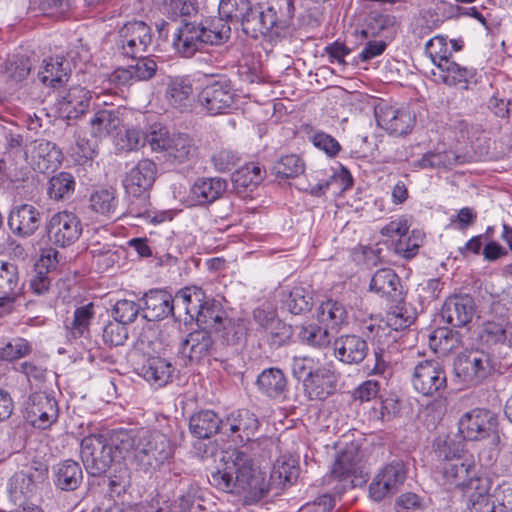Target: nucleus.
I'll list each match as a JSON object with an SVG mask.
<instances>
[{
    "mask_svg": "<svg viewBox=\"0 0 512 512\" xmlns=\"http://www.w3.org/2000/svg\"><path fill=\"white\" fill-rule=\"evenodd\" d=\"M209 483L220 491L246 493L258 498L266 491L260 474L253 468L251 459L243 452H225L216 469L208 477Z\"/></svg>",
    "mask_w": 512,
    "mask_h": 512,
    "instance_id": "f257e3e1",
    "label": "nucleus"
},
{
    "mask_svg": "<svg viewBox=\"0 0 512 512\" xmlns=\"http://www.w3.org/2000/svg\"><path fill=\"white\" fill-rule=\"evenodd\" d=\"M436 455L439 462L436 474L442 485L462 487L468 492L473 487L472 480L484 479L475 477L474 460L465 454L460 442L449 437L438 438Z\"/></svg>",
    "mask_w": 512,
    "mask_h": 512,
    "instance_id": "f03ea898",
    "label": "nucleus"
},
{
    "mask_svg": "<svg viewBox=\"0 0 512 512\" xmlns=\"http://www.w3.org/2000/svg\"><path fill=\"white\" fill-rule=\"evenodd\" d=\"M231 28L223 18L207 19L200 24L184 23L173 35V47L183 57H191L206 45H220L229 39Z\"/></svg>",
    "mask_w": 512,
    "mask_h": 512,
    "instance_id": "7ed1b4c3",
    "label": "nucleus"
},
{
    "mask_svg": "<svg viewBox=\"0 0 512 512\" xmlns=\"http://www.w3.org/2000/svg\"><path fill=\"white\" fill-rule=\"evenodd\" d=\"M294 377L302 380L304 391L311 400H324L332 395L339 380L334 364L321 363L319 359L303 356L292 361Z\"/></svg>",
    "mask_w": 512,
    "mask_h": 512,
    "instance_id": "20e7f679",
    "label": "nucleus"
},
{
    "mask_svg": "<svg viewBox=\"0 0 512 512\" xmlns=\"http://www.w3.org/2000/svg\"><path fill=\"white\" fill-rule=\"evenodd\" d=\"M157 174L156 164L149 159L139 161L132 167L123 179V186L126 193L133 198L139 199L141 207L132 202L129 205V215L144 220L147 223H161L164 220L162 214L152 211L147 201V192L153 186Z\"/></svg>",
    "mask_w": 512,
    "mask_h": 512,
    "instance_id": "39448f33",
    "label": "nucleus"
},
{
    "mask_svg": "<svg viewBox=\"0 0 512 512\" xmlns=\"http://www.w3.org/2000/svg\"><path fill=\"white\" fill-rule=\"evenodd\" d=\"M147 143L154 152L164 153L165 158L176 164L191 161L197 155V145L187 133L170 132L166 127L153 125L147 134Z\"/></svg>",
    "mask_w": 512,
    "mask_h": 512,
    "instance_id": "423d86ee",
    "label": "nucleus"
},
{
    "mask_svg": "<svg viewBox=\"0 0 512 512\" xmlns=\"http://www.w3.org/2000/svg\"><path fill=\"white\" fill-rule=\"evenodd\" d=\"M173 447L166 435L142 429L137 435L135 460L144 471H155L169 463Z\"/></svg>",
    "mask_w": 512,
    "mask_h": 512,
    "instance_id": "0eeeda50",
    "label": "nucleus"
},
{
    "mask_svg": "<svg viewBox=\"0 0 512 512\" xmlns=\"http://www.w3.org/2000/svg\"><path fill=\"white\" fill-rule=\"evenodd\" d=\"M496 370V363L483 350L460 353L454 361L456 377L466 385H476Z\"/></svg>",
    "mask_w": 512,
    "mask_h": 512,
    "instance_id": "6e6552de",
    "label": "nucleus"
},
{
    "mask_svg": "<svg viewBox=\"0 0 512 512\" xmlns=\"http://www.w3.org/2000/svg\"><path fill=\"white\" fill-rule=\"evenodd\" d=\"M235 99V92L225 78L209 80L198 94L201 110L210 116L229 113Z\"/></svg>",
    "mask_w": 512,
    "mask_h": 512,
    "instance_id": "1a4fd4ad",
    "label": "nucleus"
},
{
    "mask_svg": "<svg viewBox=\"0 0 512 512\" xmlns=\"http://www.w3.org/2000/svg\"><path fill=\"white\" fill-rule=\"evenodd\" d=\"M81 459L93 476L105 473L115 460L114 450L103 434H90L81 441Z\"/></svg>",
    "mask_w": 512,
    "mask_h": 512,
    "instance_id": "9d476101",
    "label": "nucleus"
},
{
    "mask_svg": "<svg viewBox=\"0 0 512 512\" xmlns=\"http://www.w3.org/2000/svg\"><path fill=\"white\" fill-rule=\"evenodd\" d=\"M374 114L378 127L394 137L409 134L416 123L415 113L406 106L381 102L375 106Z\"/></svg>",
    "mask_w": 512,
    "mask_h": 512,
    "instance_id": "9b49d317",
    "label": "nucleus"
},
{
    "mask_svg": "<svg viewBox=\"0 0 512 512\" xmlns=\"http://www.w3.org/2000/svg\"><path fill=\"white\" fill-rule=\"evenodd\" d=\"M80 50H71L68 52V58L54 57L44 60L43 66L38 72L40 81L49 87L57 88L68 80V75L71 71L70 61L76 67L78 63L86 62L88 60V52L80 47Z\"/></svg>",
    "mask_w": 512,
    "mask_h": 512,
    "instance_id": "f8f14e48",
    "label": "nucleus"
},
{
    "mask_svg": "<svg viewBox=\"0 0 512 512\" xmlns=\"http://www.w3.org/2000/svg\"><path fill=\"white\" fill-rule=\"evenodd\" d=\"M92 93L80 85L71 86L59 92L54 108L57 116L63 120H76L90 107Z\"/></svg>",
    "mask_w": 512,
    "mask_h": 512,
    "instance_id": "ddd939ff",
    "label": "nucleus"
},
{
    "mask_svg": "<svg viewBox=\"0 0 512 512\" xmlns=\"http://www.w3.org/2000/svg\"><path fill=\"white\" fill-rule=\"evenodd\" d=\"M151 44V28L143 21L128 22L119 30L118 45L127 57H141Z\"/></svg>",
    "mask_w": 512,
    "mask_h": 512,
    "instance_id": "4468645a",
    "label": "nucleus"
},
{
    "mask_svg": "<svg viewBox=\"0 0 512 512\" xmlns=\"http://www.w3.org/2000/svg\"><path fill=\"white\" fill-rule=\"evenodd\" d=\"M405 479V465L401 461H393L374 476L369 485V495L373 500L381 501L397 493Z\"/></svg>",
    "mask_w": 512,
    "mask_h": 512,
    "instance_id": "2eb2a0df",
    "label": "nucleus"
},
{
    "mask_svg": "<svg viewBox=\"0 0 512 512\" xmlns=\"http://www.w3.org/2000/svg\"><path fill=\"white\" fill-rule=\"evenodd\" d=\"M412 385L418 393L433 396L446 388L445 371L437 361L419 362L414 368Z\"/></svg>",
    "mask_w": 512,
    "mask_h": 512,
    "instance_id": "dca6fc26",
    "label": "nucleus"
},
{
    "mask_svg": "<svg viewBox=\"0 0 512 512\" xmlns=\"http://www.w3.org/2000/svg\"><path fill=\"white\" fill-rule=\"evenodd\" d=\"M82 223L72 212L61 211L49 220L47 231L49 239L57 246L67 247L77 241L82 234Z\"/></svg>",
    "mask_w": 512,
    "mask_h": 512,
    "instance_id": "f3484780",
    "label": "nucleus"
},
{
    "mask_svg": "<svg viewBox=\"0 0 512 512\" xmlns=\"http://www.w3.org/2000/svg\"><path fill=\"white\" fill-rule=\"evenodd\" d=\"M125 110L121 108L101 107L94 108L87 122V129L91 137L103 140L114 136L123 124V114Z\"/></svg>",
    "mask_w": 512,
    "mask_h": 512,
    "instance_id": "a211bd4d",
    "label": "nucleus"
},
{
    "mask_svg": "<svg viewBox=\"0 0 512 512\" xmlns=\"http://www.w3.org/2000/svg\"><path fill=\"white\" fill-rule=\"evenodd\" d=\"M25 154L32 169L39 173L55 170L62 161V153L56 144L45 139L31 142Z\"/></svg>",
    "mask_w": 512,
    "mask_h": 512,
    "instance_id": "6ab92c4d",
    "label": "nucleus"
},
{
    "mask_svg": "<svg viewBox=\"0 0 512 512\" xmlns=\"http://www.w3.org/2000/svg\"><path fill=\"white\" fill-rule=\"evenodd\" d=\"M228 187L221 177H199L191 185L186 197L188 206H204L221 198Z\"/></svg>",
    "mask_w": 512,
    "mask_h": 512,
    "instance_id": "aec40b11",
    "label": "nucleus"
},
{
    "mask_svg": "<svg viewBox=\"0 0 512 512\" xmlns=\"http://www.w3.org/2000/svg\"><path fill=\"white\" fill-rule=\"evenodd\" d=\"M361 455L354 443L347 445L337 456L331 469V477L342 482L343 488L354 486L358 474H361Z\"/></svg>",
    "mask_w": 512,
    "mask_h": 512,
    "instance_id": "412c9836",
    "label": "nucleus"
},
{
    "mask_svg": "<svg viewBox=\"0 0 512 512\" xmlns=\"http://www.w3.org/2000/svg\"><path fill=\"white\" fill-rule=\"evenodd\" d=\"M493 425V416L488 410L473 409L460 418L458 428L464 439L476 441L487 437Z\"/></svg>",
    "mask_w": 512,
    "mask_h": 512,
    "instance_id": "4be33fe9",
    "label": "nucleus"
},
{
    "mask_svg": "<svg viewBox=\"0 0 512 512\" xmlns=\"http://www.w3.org/2000/svg\"><path fill=\"white\" fill-rule=\"evenodd\" d=\"M41 214L30 204L13 207L8 216V226L14 235L22 238L32 236L39 228Z\"/></svg>",
    "mask_w": 512,
    "mask_h": 512,
    "instance_id": "5701e85b",
    "label": "nucleus"
},
{
    "mask_svg": "<svg viewBox=\"0 0 512 512\" xmlns=\"http://www.w3.org/2000/svg\"><path fill=\"white\" fill-rule=\"evenodd\" d=\"M474 313V300L469 295L449 297L442 309L443 318L453 327L465 326L472 320Z\"/></svg>",
    "mask_w": 512,
    "mask_h": 512,
    "instance_id": "b1692460",
    "label": "nucleus"
},
{
    "mask_svg": "<svg viewBox=\"0 0 512 512\" xmlns=\"http://www.w3.org/2000/svg\"><path fill=\"white\" fill-rule=\"evenodd\" d=\"M259 428V420L254 413L242 409L230 413L222 423V433L236 434L241 441H249Z\"/></svg>",
    "mask_w": 512,
    "mask_h": 512,
    "instance_id": "393cba45",
    "label": "nucleus"
},
{
    "mask_svg": "<svg viewBox=\"0 0 512 512\" xmlns=\"http://www.w3.org/2000/svg\"><path fill=\"white\" fill-rule=\"evenodd\" d=\"M165 101L167 104L181 112L187 111L194 102V89L190 78H170L166 83Z\"/></svg>",
    "mask_w": 512,
    "mask_h": 512,
    "instance_id": "a878e982",
    "label": "nucleus"
},
{
    "mask_svg": "<svg viewBox=\"0 0 512 512\" xmlns=\"http://www.w3.org/2000/svg\"><path fill=\"white\" fill-rule=\"evenodd\" d=\"M18 269L10 262L0 265V316L11 310V305L21 293Z\"/></svg>",
    "mask_w": 512,
    "mask_h": 512,
    "instance_id": "bb28decb",
    "label": "nucleus"
},
{
    "mask_svg": "<svg viewBox=\"0 0 512 512\" xmlns=\"http://www.w3.org/2000/svg\"><path fill=\"white\" fill-rule=\"evenodd\" d=\"M334 356L349 365L361 363L367 353V342L357 335H343L334 341Z\"/></svg>",
    "mask_w": 512,
    "mask_h": 512,
    "instance_id": "cd10ccee",
    "label": "nucleus"
},
{
    "mask_svg": "<svg viewBox=\"0 0 512 512\" xmlns=\"http://www.w3.org/2000/svg\"><path fill=\"white\" fill-rule=\"evenodd\" d=\"M43 480L44 475L38 470H35L34 473L25 471L15 473L8 484L11 499L21 505L36 492L38 483Z\"/></svg>",
    "mask_w": 512,
    "mask_h": 512,
    "instance_id": "c85d7f7f",
    "label": "nucleus"
},
{
    "mask_svg": "<svg viewBox=\"0 0 512 512\" xmlns=\"http://www.w3.org/2000/svg\"><path fill=\"white\" fill-rule=\"evenodd\" d=\"M247 14L248 17L240 25L243 32L251 38L257 39L268 34L276 24V13L271 8L261 10L252 6Z\"/></svg>",
    "mask_w": 512,
    "mask_h": 512,
    "instance_id": "c756f323",
    "label": "nucleus"
},
{
    "mask_svg": "<svg viewBox=\"0 0 512 512\" xmlns=\"http://www.w3.org/2000/svg\"><path fill=\"white\" fill-rule=\"evenodd\" d=\"M144 317L149 321L160 320L175 314L173 297L164 290H151L144 296Z\"/></svg>",
    "mask_w": 512,
    "mask_h": 512,
    "instance_id": "7c9ffc66",
    "label": "nucleus"
},
{
    "mask_svg": "<svg viewBox=\"0 0 512 512\" xmlns=\"http://www.w3.org/2000/svg\"><path fill=\"white\" fill-rule=\"evenodd\" d=\"M174 371L175 368L169 360L153 356L144 362L140 375L154 387L160 388L171 381Z\"/></svg>",
    "mask_w": 512,
    "mask_h": 512,
    "instance_id": "2f4dec72",
    "label": "nucleus"
},
{
    "mask_svg": "<svg viewBox=\"0 0 512 512\" xmlns=\"http://www.w3.org/2000/svg\"><path fill=\"white\" fill-rule=\"evenodd\" d=\"M213 340L206 330H196L187 335L180 346L181 354L190 362H199L207 357L212 349Z\"/></svg>",
    "mask_w": 512,
    "mask_h": 512,
    "instance_id": "473e14b6",
    "label": "nucleus"
},
{
    "mask_svg": "<svg viewBox=\"0 0 512 512\" xmlns=\"http://www.w3.org/2000/svg\"><path fill=\"white\" fill-rule=\"evenodd\" d=\"M256 385L260 393L274 400L285 399L287 379L278 368L264 369L257 377Z\"/></svg>",
    "mask_w": 512,
    "mask_h": 512,
    "instance_id": "72a5a7b5",
    "label": "nucleus"
},
{
    "mask_svg": "<svg viewBox=\"0 0 512 512\" xmlns=\"http://www.w3.org/2000/svg\"><path fill=\"white\" fill-rule=\"evenodd\" d=\"M281 301L290 313L302 314L312 308V290L303 284L287 286L281 291Z\"/></svg>",
    "mask_w": 512,
    "mask_h": 512,
    "instance_id": "f704fd0d",
    "label": "nucleus"
},
{
    "mask_svg": "<svg viewBox=\"0 0 512 512\" xmlns=\"http://www.w3.org/2000/svg\"><path fill=\"white\" fill-rule=\"evenodd\" d=\"M433 74L438 76L439 81L448 86L467 90L470 84L474 82L476 72L474 69H469L454 61H450L444 62V66L438 69V74L436 72H433Z\"/></svg>",
    "mask_w": 512,
    "mask_h": 512,
    "instance_id": "c9c22d12",
    "label": "nucleus"
},
{
    "mask_svg": "<svg viewBox=\"0 0 512 512\" xmlns=\"http://www.w3.org/2000/svg\"><path fill=\"white\" fill-rule=\"evenodd\" d=\"M204 299L205 293L202 288L197 286L185 287L173 297L175 313H178L179 317L186 315L193 320V316H195Z\"/></svg>",
    "mask_w": 512,
    "mask_h": 512,
    "instance_id": "e433bc0d",
    "label": "nucleus"
},
{
    "mask_svg": "<svg viewBox=\"0 0 512 512\" xmlns=\"http://www.w3.org/2000/svg\"><path fill=\"white\" fill-rule=\"evenodd\" d=\"M222 423L223 419H220L213 411L203 410L191 416L189 428L195 437L205 439L217 432L222 433Z\"/></svg>",
    "mask_w": 512,
    "mask_h": 512,
    "instance_id": "4c0bfd02",
    "label": "nucleus"
},
{
    "mask_svg": "<svg viewBox=\"0 0 512 512\" xmlns=\"http://www.w3.org/2000/svg\"><path fill=\"white\" fill-rule=\"evenodd\" d=\"M264 314V309L258 308L254 311L255 320L264 327L270 335L271 342L274 345L286 344L293 335V329L291 325H287L281 320L277 319L275 314H269L266 316L269 325L265 324L261 320V316Z\"/></svg>",
    "mask_w": 512,
    "mask_h": 512,
    "instance_id": "58836bf2",
    "label": "nucleus"
},
{
    "mask_svg": "<svg viewBox=\"0 0 512 512\" xmlns=\"http://www.w3.org/2000/svg\"><path fill=\"white\" fill-rule=\"evenodd\" d=\"M123 251L111 244H93L90 247L92 264L99 272L111 269L121 259Z\"/></svg>",
    "mask_w": 512,
    "mask_h": 512,
    "instance_id": "ea45409f",
    "label": "nucleus"
},
{
    "mask_svg": "<svg viewBox=\"0 0 512 512\" xmlns=\"http://www.w3.org/2000/svg\"><path fill=\"white\" fill-rule=\"evenodd\" d=\"M317 316L321 323L332 329L344 325L347 323L348 319V313L345 306L332 299L323 302L319 306Z\"/></svg>",
    "mask_w": 512,
    "mask_h": 512,
    "instance_id": "a19ab883",
    "label": "nucleus"
},
{
    "mask_svg": "<svg viewBox=\"0 0 512 512\" xmlns=\"http://www.w3.org/2000/svg\"><path fill=\"white\" fill-rule=\"evenodd\" d=\"M400 279L397 274L390 268H382L377 270L372 276L370 282V290L381 296H397L400 294L398 288Z\"/></svg>",
    "mask_w": 512,
    "mask_h": 512,
    "instance_id": "79ce46f5",
    "label": "nucleus"
},
{
    "mask_svg": "<svg viewBox=\"0 0 512 512\" xmlns=\"http://www.w3.org/2000/svg\"><path fill=\"white\" fill-rule=\"evenodd\" d=\"M82 480V470L79 464L72 460L60 463L55 470V485L61 490H74Z\"/></svg>",
    "mask_w": 512,
    "mask_h": 512,
    "instance_id": "37998d69",
    "label": "nucleus"
},
{
    "mask_svg": "<svg viewBox=\"0 0 512 512\" xmlns=\"http://www.w3.org/2000/svg\"><path fill=\"white\" fill-rule=\"evenodd\" d=\"M472 493L468 495V509L469 512H496L495 505L489 500L487 495L489 491V482L487 479L472 480Z\"/></svg>",
    "mask_w": 512,
    "mask_h": 512,
    "instance_id": "c03bdc74",
    "label": "nucleus"
},
{
    "mask_svg": "<svg viewBox=\"0 0 512 512\" xmlns=\"http://www.w3.org/2000/svg\"><path fill=\"white\" fill-rule=\"evenodd\" d=\"M224 311L221 309L219 303L215 301H202V305L197 309L193 319L196 320L197 324L210 328L212 330H219V324H221L224 317Z\"/></svg>",
    "mask_w": 512,
    "mask_h": 512,
    "instance_id": "a18cd8bd",
    "label": "nucleus"
},
{
    "mask_svg": "<svg viewBox=\"0 0 512 512\" xmlns=\"http://www.w3.org/2000/svg\"><path fill=\"white\" fill-rule=\"evenodd\" d=\"M252 7L249 0H221L219 3V15L225 21L233 24H241Z\"/></svg>",
    "mask_w": 512,
    "mask_h": 512,
    "instance_id": "49530a36",
    "label": "nucleus"
},
{
    "mask_svg": "<svg viewBox=\"0 0 512 512\" xmlns=\"http://www.w3.org/2000/svg\"><path fill=\"white\" fill-rule=\"evenodd\" d=\"M425 51L437 69L444 66V62H450L452 50L448 40L442 35L434 36L425 45Z\"/></svg>",
    "mask_w": 512,
    "mask_h": 512,
    "instance_id": "de8ad7c7",
    "label": "nucleus"
},
{
    "mask_svg": "<svg viewBox=\"0 0 512 512\" xmlns=\"http://www.w3.org/2000/svg\"><path fill=\"white\" fill-rule=\"evenodd\" d=\"M265 177V170L259 163L251 162L239 168L232 176V180L238 187L248 188L257 186Z\"/></svg>",
    "mask_w": 512,
    "mask_h": 512,
    "instance_id": "09e8293b",
    "label": "nucleus"
},
{
    "mask_svg": "<svg viewBox=\"0 0 512 512\" xmlns=\"http://www.w3.org/2000/svg\"><path fill=\"white\" fill-rule=\"evenodd\" d=\"M116 192L114 189H100L90 197L91 208L104 216L111 217L117 207Z\"/></svg>",
    "mask_w": 512,
    "mask_h": 512,
    "instance_id": "8fccbe9b",
    "label": "nucleus"
},
{
    "mask_svg": "<svg viewBox=\"0 0 512 512\" xmlns=\"http://www.w3.org/2000/svg\"><path fill=\"white\" fill-rule=\"evenodd\" d=\"M74 187L73 176L67 172H60L49 180L47 193L51 199L60 200L69 197Z\"/></svg>",
    "mask_w": 512,
    "mask_h": 512,
    "instance_id": "3c124183",
    "label": "nucleus"
},
{
    "mask_svg": "<svg viewBox=\"0 0 512 512\" xmlns=\"http://www.w3.org/2000/svg\"><path fill=\"white\" fill-rule=\"evenodd\" d=\"M39 405H42L43 411L36 415L30 424L39 429L48 428L53 422L56 421L58 416L56 401L49 395H40L35 398Z\"/></svg>",
    "mask_w": 512,
    "mask_h": 512,
    "instance_id": "603ef678",
    "label": "nucleus"
},
{
    "mask_svg": "<svg viewBox=\"0 0 512 512\" xmlns=\"http://www.w3.org/2000/svg\"><path fill=\"white\" fill-rule=\"evenodd\" d=\"M226 344H236L246 335V325L241 319L224 318L219 330H214Z\"/></svg>",
    "mask_w": 512,
    "mask_h": 512,
    "instance_id": "864d4df0",
    "label": "nucleus"
},
{
    "mask_svg": "<svg viewBox=\"0 0 512 512\" xmlns=\"http://www.w3.org/2000/svg\"><path fill=\"white\" fill-rule=\"evenodd\" d=\"M298 338L303 343L314 347H324L330 343V335L327 328L314 323L303 324L299 328Z\"/></svg>",
    "mask_w": 512,
    "mask_h": 512,
    "instance_id": "5fc2aeb1",
    "label": "nucleus"
},
{
    "mask_svg": "<svg viewBox=\"0 0 512 512\" xmlns=\"http://www.w3.org/2000/svg\"><path fill=\"white\" fill-rule=\"evenodd\" d=\"M305 166L301 158L295 154L281 157L273 166V171L282 178H294L304 172Z\"/></svg>",
    "mask_w": 512,
    "mask_h": 512,
    "instance_id": "6e6d98bb",
    "label": "nucleus"
},
{
    "mask_svg": "<svg viewBox=\"0 0 512 512\" xmlns=\"http://www.w3.org/2000/svg\"><path fill=\"white\" fill-rule=\"evenodd\" d=\"M424 234L421 231L413 230L409 236L396 241L394 250L395 253L405 259L413 258L423 242Z\"/></svg>",
    "mask_w": 512,
    "mask_h": 512,
    "instance_id": "4d7b16f0",
    "label": "nucleus"
},
{
    "mask_svg": "<svg viewBox=\"0 0 512 512\" xmlns=\"http://www.w3.org/2000/svg\"><path fill=\"white\" fill-rule=\"evenodd\" d=\"M70 8V0H30L29 9L47 16L64 14Z\"/></svg>",
    "mask_w": 512,
    "mask_h": 512,
    "instance_id": "13d9d810",
    "label": "nucleus"
},
{
    "mask_svg": "<svg viewBox=\"0 0 512 512\" xmlns=\"http://www.w3.org/2000/svg\"><path fill=\"white\" fill-rule=\"evenodd\" d=\"M108 444L112 446L114 450V456L116 453L122 454L135 450L137 442H135V434L132 430L117 429L113 430L108 439Z\"/></svg>",
    "mask_w": 512,
    "mask_h": 512,
    "instance_id": "bf43d9fd",
    "label": "nucleus"
},
{
    "mask_svg": "<svg viewBox=\"0 0 512 512\" xmlns=\"http://www.w3.org/2000/svg\"><path fill=\"white\" fill-rule=\"evenodd\" d=\"M140 309L139 303L133 300L121 299L115 303L112 315L118 323L126 325L136 319Z\"/></svg>",
    "mask_w": 512,
    "mask_h": 512,
    "instance_id": "052dcab7",
    "label": "nucleus"
},
{
    "mask_svg": "<svg viewBox=\"0 0 512 512\" xmlns=\"http://www.w3.org/2000/svg\"><path fill=\"white\" fill-rule=\"evenodd\" d=\"M147 142V135L138 128H128L125 134L116 138L115 144L119 150L135 151Z\"/></svg>",
    "mask_w": 512,
    "mask_h": 512,
    "instance_id": "680f3d73",
    "label": "nucleus"
},
{
    "mask_svg": "<svg viewBox=\"0 0 512 512\" xmlns=\"http://www.w3.org/2000/svg\"><path fill=\"white\" fill-rule=\"evenodd\" d=\"M94 316L93 304L88 303L79 307L74 312V319L71 326V334L73 337H81L88 331L90 322Z\"/></svg>",
    "mask_w": 512,
    "mask_h": 512,
    "instance_id": "e2e57ef3",
    "label": "nucleus"
},
{
    "mask_svg": "<svg viewBox=\"0 0 512 512\" xmlns=\"http://www.w3.org/2000/svg\"><path fill=\"white\" fill-rule=\"evenodd\" d=\"M340 184V188L342 190L348 189L352 186V178L347 171H343L340 174H333L328 179L320 181L316 185L311 186L310 193L314 196H321L326 193V191L336 184Z\"/></svg>",
    "mask_w": 512,
    "mask_h": 512,
    "instance_id": "0e129e2a",
    "label": "nucleus"
},
{
    "mask_svg": "<svg viewBox=\"0 0 512 512\" xmlns=\"http://www.w3.org/2000/svg\"><path fill=\"white\" fill-rule=\"evenodd\" d=\"M28 342L23 338H15L0 346V360L12 361L29 353Z\"/></svg>",
    "mask_w": 512,
    "mask_h": 512,
    "instance_id": "69168bd1",
    "label": "nucleus"
},
{
    "mask_svg": "<svg viewBox=\"0 0 512 512\" xmlns=\"http://www.w3.org/2000/svg\"><path fill=\"white\" fill-rule=\"evenodd\" d=\"M165 13L171 19L190 16L197 11L196 0H170L164 5Z\"/></svg>",
    "mask_w": 512,
    "mask_h": 512,
    "instance_id": "338daca9",
    "label": "nucleus"
},
{
    "mask_svg": "<svg viewBox=\"0 0 512 512\" xmlns=\"http://www.w3.org/2000/svg\"><path fill=\"white\" fill-rule=\"evenodd\" d=\"M214 168L219 172L230 171L238 162L237 154L230 149H220L211 158Z\"/></svg>",
    "mask_w": 512,
    "mask_h": 512,
    "instance_id": "774afa93",
    "label": "nucleus"
}]
</instances>
